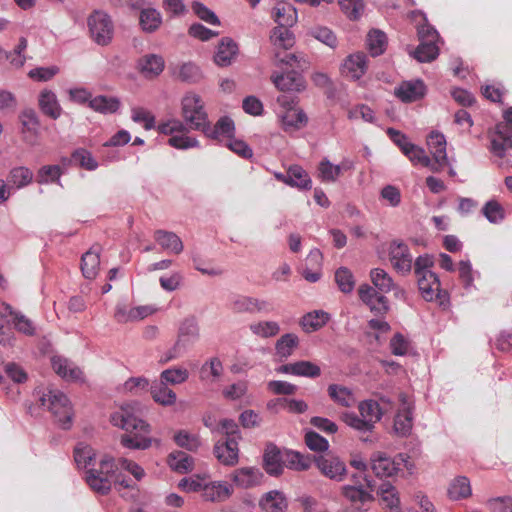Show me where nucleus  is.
I'll return each instance as SVG.
<instances>
[{"label":"nucleus","mask_w":512,"mask_h":512,"mask_svg":"<svg viewBox=\"0 0 512 512\" xmlns=\"http://www.w3.org/2000/svg\"><path fill=\"white\" fill-rule=\"evenodd\" d=\"M131 119L136 123L142 124L146 130H151L155 127L154 115L143 107H133L131 109Z\"/></svg>","instance_id":"774afa93"},{"label":"nucleus","mask_w":512,"mask_h":512,"mask_svg":"<svg viewBox=\"0 0 512 512\" xmlns=\"http://www.w3.org/2000/svg\"><path fill=\"white\" fill-rule=\"evenodd\" d=\"M360 300L366 304L370 311L376 315H383L388 312L389 305L387 298L379 290L368 284H361L358 289Z\"/></svg>","instance_id":"f8f14e48"},{"label":"nucleus","mask_w":512,"mask_h":512,"mask_svg":"<svg viewBox=\"0 0 512 512\" xmlns=\"http://www.w3.org/2000/svg\"><path fill=\"white\" fill-rule=\"evenodd\" d=\"M41 406L47 408L62 428L68 429L72 422V407L67 396L58 390H48L40 397Z\"/></svg>","instance_id":"20e7f679"},{"label":"nucleus","mask_w":512,"mask_h":512,"mask_svg":"<svg viewBox=\"0 0 512 512\" xmlns=\"http://www.w3.org/2000/svg\"><path fill=\"white\" fill-rule=\"evenodd\" d=\"M283 463L292 470L305 471L310 468L312 460L309 455H303L296 451H286Z\"/></svg>","instance_id":"c03bdc74"},{"label":"nucleus","mask_w":512,"mask_h":512,"mask_svg":"<svg viewBox=\"0 0 512 512\" xmlns=\"http://www.w3.org/2000/svg\"><path fill=\"white\" fill-rule=\"evenodd\" d=\"M404 155L407 156L414 165L420 164L430 168L432 171L433 161H431L423 148L412 143L409 148L406 149Z\"/></svg>","instance_id":"0e129e2a"},{"label":"nucleus","mask_w":512,"mask_h":512,"mask_svg":"<svg viewBox=\"0 0 512 512\" xmlns=\"http://www.w3.org/2000/svg\"><path fill=\"white\" fill-rule=\"evenodd\" d=\"M318 174L323 182H335L340 176V168L324 158L319 163Z\"/></svg>","instance_id":"69168bd1"},{"label":"nucleus","mask_w":512,"mask_h":512,"mask_svg":"<svg viewBox=\"0 0 512 512\" xmlns=\"http://www.w3.org/2000/svg\"><path fill=\"white\" fill-rule=\"evenodd\" d=\"M471 494L470 482L466 477H458L449 486L448 495L453 500L465 498Z\"/></svg>","instance_id":"bf43d9fd"},{"label":"nucleus","mask_w":512,"mask_h":512,"mask_svg":"<svg viewBox=\"0 0 512 512\" xmlns=\"http://www.w3.org/2000/svg\"><path fill=\"white\" fill-rule=\"evenodd\" d=\"M259 507L263 512H285L288 501L282 492L271 490L260 498Z\"/></svg>","instance_id":"a878e982"},{"label":"nucleus","mask_w":512,"mask_h":512,"mask_svg":"<svg viewBox=\"0 0 512 512\" xmlns=\"http://www.w3.org/2000/svg\"><path fill=\"white\" fill-rule=\"evenodd\" d=\"M427 145L433 157V172H440L445 167L450 166L446 151L447 143L442 133L437 131L431 132L427 139Z\"/></svg>","instance_id":"1a4fd4ad"},{"label":"nucleus","mask_w":512,"mask_h":512,"mask_svg":"<svg viewBox=\"0 0 512 512\" xmlns=\"http://www.w3.org/2000/svg\"><path fill=\"white\" fill-rule=\"evenodd\" d=\"M100 269V247L93 246L81 258V271L86 279L96 278Z\"/></svg>","instance_id":"c85d7f7f"},{"label":"nucleus","mask_w":512,"mask_h":512,"mask_svg":"<svg viewBox=\"0 0 512 512\" xmlns=\"http://www.w3.org/2000/svg\"><path fill=\"white\" fill-rule=\"evenodd\" d=\"M189 378V371L184 367L175 366L163 370L160 374V380L166 384L178 385L186 382Z\"/></svg>","instance_id":"5fc2aeb1"},{"label":"nucleus","mask_w":512,"mask_h":512,"mask_svg":"<svg viewBox=\"0 0 512 512\" xmlns=\"http://www.w3.org/2000/svg\"><path fill=\"white\" fill-rule=\"evenodd\" d=\"M378 494L389 512H400V498L397 489L390 483H382Z\"/></svg>","instance_id":"f704fd0d"},{"label":"nucleus","mask_w":512,"mask_h":512,"mask_svg":"<svg viewBox=\"0 0 512 512\" xmlns=\"http://www.w3.org/2000/svg\"><path fill=\"white\" fill-rule=\"evenodd\" d=\"M239 52L238 44L230 37H223L216 47L214 62L221 67L232 64Z\"/></svg>","instance_id":"a211bd4d"},{"label":"nucleus","mask_w":512,"mask_h":512,"mask_svg":"<svg viewBox=\"0 0 512 512\" xmlns=\"http://www.w3.org/2000/svg\"><path fill=\"white\" fill-rule=\"evenodd\" d=\"M118 467L112 457L104 456L97 468L86 471L85 480L96 493L106 495L111 490L113 481H118Z\"/></svg>","instance_id":"f03ea898"},{"label":"nucleus","mask_w":512,"mask_h":512,"mask_svg":"<svg viewBox=\"0 0 512 512\" xmlns=\"http://www.w3.org/2000/svg\"><path fill=\"white\" fill-rule=\"evenodd\" d=\"M235 126L231 118L224 116L221 117L213 126L208 120L202 133L210 139L220 140L222 138L230 139L234 135Z\"/></svg>","instance_id":"aec40b11"},{"label":"nucleus","mask_w":512,"mask_h":512,"mask_svg":"<svg viewBox=\"0 0 512 512\" xmlns=\"http://www.w3.org/2000/svg\"><path fill=\"white\" fill-rule=\"evenodd\" d=\"M250 331L259 337H274L280 332V326L275 321H258L249 325Z\"/></svg>","instance_id":"6e6d98bb"},{"label":"nucleus","mask_w":512,"mask_h":512,"mask_svg":"<svg viewBox=\"0 0 512 512\" xmlns=\"http://www.w3.org/2000/svg\"><path fill=\"white\" fill-rule=\"evenodd\" d=\"M358 409L361 417L372 424V428L374 429L375 423L380 421L382 417L379 404L374 400H365L359 404Z\"/></svg>","instance_id":"8fccbe9b"},{"label":"nucleus","mask_w":512,"mask_h":512,"mask_svg":"<svg viewBox=\"0 0 512 512\" xmlns=\"http://www.w3.org/2000/svg\"><path fill=\"white\" fill-rule=\"evenodd\" d=\"M200 339V326L195 316H188L182 319L177 329L178 345L186 351Z\"/></svg>","instance_id":"ddd939ff"},{"label":"nucleus","mask_w":512,"mask_h":512,"mask_svg":"<svg viewBox=\"0 0 512 512\" xmlns=\"http://www.w3.org/2000/svg\"><path fill=\"white\" fill-rule=\"evenodd\" d=\"M94 449L84 443H79L74 449V460L79 468L89 469L95 459Z\"/></svg>","instance_id":"3c124183"},{"label":"nucleus","mask_w":512,"mask_h":512,"mask_svg":"<svg viewBox=\"0 0 512 512\" xmlns=\"http://www.w3.org/2000/svg\"><path fill=\"white\" fill-rule=\"evenodd\" d=\"M426 86L422 80L402 82L396 89L395 95L403 102H414L424 97Z\"/></svg>","instance_id":"412c9836"},{"label":"nucleus","mask_w":512,"mask_h":512,"mask_svg":"<svg viewBox=\"0 0 512 512\" xmlns=\"http://www.w3.org/2000/svg\"><path fill=\"white\" fill-rule=\"evenodd\" d=\"M283 460L284 455H282L278 447L273 444L267 446L263 456V462L264 468L268 474L274 476L281 474L283 470Z\"/></svg>","instance_id":"2f4dec72"},{"label":"nucleus","mask_w":512,"mask_h":512,"mask_svg":"<svg viewBox=\"0 0 512 512\" xmlns=\"http://www.w3.org/2000/svg\"><path fill=\"white\" fill-rule=\"evenodd\" d=\"M19 118L22 124V132L36 136L40 126L37 113L32 109L24 110L21 112Z\"/></svg>","instance_id":"4d7b16f0"},{"label":"nucleus","mask_w":512,"mask_h":512,"mask_svg":"<svg viewBox=\"0 0 512 512\" xmlns=\"http://www.w3.org/2000/svg\"><path fill=\"white\" fill-rule=\"evenodd\" d=\"M370 279L372 287L381 293H388L395 288V284L391 276L381 268H374L370 271Z\"/></svg>","instance_id":"37998d69"},{"label":"nucleus","mask_w":512,"mask_h":512,"mask_svg":"<svg viewBox=\"0 0 512 512\" xmlns=\"http://www.w3.org/2000/svg\"><path fill=\"white\" fill-rule=\"evenodd\" d=\"M168 463L171 469L179 473H187L193 469L194 460L182 451H176L169 455Z\"/></svg>","instance_id":"a18cd8bd"},{"label":"nucleus","mask_w":512,"mask_h":512,"mask_svg":"<svg viewBox=\"0 0 512 512\" xmlns=\"http://www.w3.org/2000/svg\"><path fill=\"white\" fill-rule=\"evenodd\" d=\"M416 278L419 291L426 301L439 299L441 303L443 302L446 294L441 290L439 278L434 272H425Z\"/></svg>","instance_id":"4468645a"},{"label":"nucleus","mask_w":512,"mask_h":512,"mask_svg":"<svg viewBox=\"0 0 512 512\" xmlns=\"http://www.w3.org/2000/svg\"><path fill=\"white\" fill-rule=\"evenodd\" d=\"M271 80L281 91L301 92L306 88L304 77L295 71H290L281 75H272Z\"/></svg>","instance_id":"6ab92c4d"},{"label":"nucleus","mask_w":512,"mask_h":512,"mask_svg":"<svg viewBox=\"0 0 512 512\" xmlns=\"http://www.w3.org/2000/svg\"><path fill=\"white\" fill-rule=\"evenodd\" d=\"M89 107L101 114H113L120 108V101L116 97L99 95L90 100Z\"/></svg>","instance_id":"58836bf2"},{"label":"nucleus","mask_w":512,"mask_h":512,"mask_svg":"<svg viewBox=\"0 0 512 512\" xmlns=\"http://www.w3.org/2000/svg\"><path fill=\"white\" fill-rule=\"evenodd\" d=\"M290 27H275L272 30V34L270 36L272 44L277 49H284L288 50L293 47L295 41H294V35L289 30Z\"/></svg>","instance_id":"79ce46f5"},{"label":"nucleus","mask_w":512,"mask_h":512,"mask_svg":"<svg viewBox=\"0 0 512 512\" xmlns=\"http://www.w3.org/2000/svg\"><path fill=\"white\" fill-rule=\"evenodd\" d=\"M154 239L163 250L171 254L178 255L184 249L182 240L174 232L162 229L156 230Z\"/></svg>","instance_id":"7c9ffc66"},{"label":"nucleus","mask_w":512,"mask_h":512,"mask_svg":"<svg viewBox=\"0 0 512 512\" xmlns=\"http://www.w3.org/2000/svg\"><path fill=\"white\" fill-rule=\"evenodd\" d=\"M62 172L63 171L59 165H45L38 170L36 180L40 184L50 182L59 183Z\"/></svg>","instance_id":"e2e57ef3"},{"label":"nucleus","mask_w":512,"mask_h":512,"mask_svg":"<svg viewBox=\"0 0 512 512\" xmlns=\"http://www.w3.org/2000/svg\"><path fill=\"white\" fill-rule=\"evenodd\" d=\"M329 321V314L323 310H315L304 315L301 319V326L307 333L322 328Z\"/></svg>","instance_id":"c9c22d12"},{"label":"nucleus","mask_w":512,"mask_h":512,"mask_svg":"<svg viewBox=\"0 0 512 512\" xmlns=\"http://www.w3.org/2000/svg\"><path fill=\"white\" fill-rule=\"evenodd\" d=\"M229 308L236 314L267 313L271 311L268 301L246 295H235L229 303Z\"/></svg>","instance_id":"9b49d317"},{"label":"nucleus","mask_w":512,"mask_h":512,"mask_svg":"<svg viewBox=\"0 0 512 512\" xmlns=\"http://www.w3.org/2000/svg\"><path fill=\"white\" fill-rule=\"evenodd\" d=\"M158 129L160 133L171 136L168 143L176 149H189L199 146L198 140L189 136V130L191 129L180 120H170L159 125Z\"/></svg>","instance_id":"0eeeda50"},{"label":"nucleus","mask_w":512,"mask_h":512,"mask_svg":"<svg viewBox=\"0 0 512 512\" xmlns=\"http://www.w3.org/2000/svg\"><path fill=\"white\" fill-rule=\"evenodd\" d=\"M232 489L225 482H207L204 485L202 498L205 501L221 502L229 498Z\"/></svg>","instance_id":"473e14b6"},{"label":"nucleus","mask_w":512,"mask_h":512,"mask_svg":"<svg viewBox=\"0 0 512 512\" xmlns=\"http://www.w3.org/2000/svg\"><path fill=\"white\" fill-rule=\"evenodd\" d=\"M263 473L258 468L243 467L232 473L233 482L240 488H251L261 484Z\"/></svg>","instance_id":"5701e85b"},{"label":"nucleus","mask_w":512,"mask_h":512,"mask_svg":"<svg viewBox=\"0 0 512 512\" xmlns=\"http://www.w3.org/2000/svg\"><path fill=\"white\" fill-rule=\"evenodd\" d=\"M214 455L223 465H236L239 459V449L236 437H227L225 441H218L214 446Z\"/></svg>","instance_id":"dca6fc26"},{"label":"nucleus","mask_w":512,"mask_h":512,"mask_svg":"<svg viewBox=\"0 0 512 512\" xmlns=\"http://www.w3.org/2000/svg\"><path fill=\"white\" fill-rule=\"evenodd\" d=\"M367 43L371 55L379 56L385 51L387 38L382 31L372 30L368 34Z\"/></svg>","instance_id":"13d9d810"},{"label":"nucleus","mask_w":512,"mask_h":512,"mask_svg":"<svg viewBox=\"0 0 512 512\" xmlns=\"http://www.w3.org/2000/svg\"><path fill=\"white\" fill-rule=\"evenodd\" d=\"M33 180V172L24 166H18L10 170L7 182L13 189H21L28 186Z\"/></svg>","instance_id":"4c0bfd02"},{"label":"nucleus","mask_w":512,"mask_h":512,"mask_svg":"<svg viewBox=\"0 0 512 512\" xmlns=\"http://www.w3.org/2000/svg\"><path fill=\"white\" fill-rule=\"evenodd\" d=\"M272 17L280 27H292L297 22V11L291 4L277 0Z\"/></svg>","instance_id":"c756f323"},{"label":"nucleus","mask_w":512,"mask_h":512,"mask_svg":"<svg viewBox=\"0 0 512 512\" xmlns=\"http://www.w3.org/2000/svg\"><path fill=\"white\" fill-rule=\"evenodd\" d=\"M165 67V61L161 55L146 54L138 61L139 71L146 78H155L159 76Z\"/></svg>","instance_id":"bb28decb"},{"label":"nucleus","mask_w":512,"mask_h":512,"mask_svg":"<svg viewBox=\"0 0 512 512\" xmlns=\"http://www.w3.org/2000/svg\"><path fill=\"white\" fill-rule=\"evenodd\" d=\"M140 410L139 403H126L110 416L113 426L127 432L121 437V444L129 449L145 450L152 444V439L147 436L151 431L150 426L140 418Z\"/></svg>","instance_id":"f257e3e1"},{"label":"nucleus","mask_w":512,"mask_h":512,"mask_svg":"<svg viewBox=\"0 0 512 512\" xmlns=\"http://www.w3.org/2000/svg\"><path fill=\"white\" fill-rule=\"evenodd\" d=\"M342 420L349 427L357 430L360 433L372 432V424L368 423L363 417L358 416L353 412H347L342 415Z\"/></svg>","instance_id":"338daca9"},{"label":"nucleus","mask_w":512,"mask_h":512,"mask_svg":"<svg viewBox=\"0 0 512 512\" xmlns=\"http://www.w3.org/2000/svg\"><path fill=\"white\" fill-rule=\"evenodd\" d=\"M419 45L413 52V56L419 62H431L439 54L440 37L436 29L429 24L421 25L418 28Z\"/></svg>","instance_id":"39448f33"},{"label":"nucleus","mask_w":512,"mask_h":512,"mask_svg":"<svg viewBox=\"0 0 512 512\" xmlns=\"http://www.w3.org/2000/svg\"><path fill=\"white\" fill-rule=\"evenodd\" d=\"M317 466L325 476L338 481L346 472L345 464L335 457H321L317 460Z\"/></svg>","instance_id":"72a5a7b5"},{"label":"nucleus","mask_w":512,"mask_h":512,"mask_svg":"<svg viewBox=\"0 0 512 512\" xmlns=\"http://www.w3.org/2000/svg\"><path fill=\"white\" fill-rule=\"evenodd\" d=\"M277 103L283 109L279 116L286 132L299 130L306 125L307 116L303 110L295 106L293 98L282 95L277 98Z\"/></svg>","instance_id":"6e6552de"},{"label":"nucleus","mask_w":512,"mask_h":512,"mask_svg":"<svg viewBox=\"0 0 512 512\" xmlns=\"http://www.w3.org/2000/svg\"><path fill=\"white\" fill-rule=\"evenodd\" d=\"M482 214L494 224L502 222L506 212L504 207L496 200L488 201L482 208Z\"/></svg>","instance_id":"052dcab7"},{"label":"nucleus","mask_w":512,"mask_h":512,"mask_svg":"<svg viewBox=\"0 0 512 512\" xmlns=\"http://www.w3.org/2000/svg\"><path fill=\"white\" fill-rule=\"evenodd\" d=\"M53 370L66 381H83L82 370L72 361L61 356H54L51 359Z\"/></svg>","instance_id":"f3484780"},{"label":"nucleus","mask_w":512,"mask_h":512,"mask_svg":"<svg viewBox=\"0 0 512 512\" xmlns=\"http://www.w3.org/2000/svg\"><path fill=\"white\" fill-rule=\"evenodd\" d=\"M38 104L42 113L54 120L58 119L62 114V108L57 96L51 90L44 89L40 92Z\"/></svg>","instance_id":"cd10ccee"},{"label":"nucleus","mask_w":512,"mask_h":512,"mask_svg":"<svg viewBox=\"0 0 512 512\" xmlns=\"http://www.w3.org/2000/svg\"><path fill=\"white\" fill-rule=\"evenodd\" d=\"M151 396L156 403L162 406H172L177 399L176 393L161 380L151 386Z\"/></svg>","instance_id":"e433bc0d"},{"label":"nucleus","mask_w":512,"mask_h":512,"mask_svg":"<svg viewBox=\"0 0 512 512\" xmlns=\"http://www.w3.org/2000/svg\"><path fill=\"white\" fill-rule=\"evenodd\" d=\"M328 394L334 402L341 406L350 407L355 403L353 393L347 387L331 384L328 386Z\"/></svg>","instance_id":"49530a36"},{"label":"nucleus","mask_w":512,"mask_h":512,"mask_svg":"<svg viewBox=\"0 0 512 512\" xmlns=\"http://www.w3.org/2000/svg\"><path fill=\"white\" fill-rule=\"evenodd\" d=\"M287 185L300 189H310L312 181L308 173L300 166L293 165L288 169V177H286Z\"/></svg>","instance_id":"a19ab883"},{"label":"nucleus","mask_w":512,"mask_h":512,"mask_svg":"<svg viewBox=\"0 0 512 512\" xmlns=\"http://www.w3.org/2000/svg\"><path fill=\"white\" fill-rule=\"evenodd\" d=\"M139 21L143 31L152 33L156 31L162 24L161 13L154 8L142 9Z\"/></svg>","instance_id":"ea45409f"},{"label":"nucleus","mask_w":512,"mask_h":512,"mask_svg":"<svg viewBox=\"0 0 512 512\" xmlns=\"http://www.w3.org/2000/svg\"><path fill=\"white\" fill-rule=\"evenodd\" d=\"M512 149V129L507 124L500 123L491 135L490 150L498 158H503L506 151Z\"/></svg>","instance_id":"2eb2a0df"},{"label":"nucleus","mask_w":512,"mask_h":512,"mask_svg":"<svg viewBox=\"0 0 512 512\" xmlns=\"http://www.w3.org/2000/svg\"><path fill=\"white\" fill-rule=\"evenodd\" d=\"M389 260L393 268L402 274H407L413 267V257L406 243L394 240L389 245Z\"/></svg>","instance_id":"9d476101"},{"label":"nucleus","mask_w":512,"mask_h":512,"mask_svg":"<svg viewBox=\"0 0 512 512\" xmlns=\"http://www.w3.org/2000/svg\"><path fill=\"white\" fill-rule=\"evenodd\" d=\"M371 490L345 485L342 487V494L344 497L353 504H364L373 499Z\"/></svg>","instance_id":"864d4df0"},{"label":"nucleus","mask_w":512,"mask_h":512,"mask_svg":"<svg viewBox=\"0 0 512 512\" xmlns=\"http://www.w3.org/2000/svg\"><path fill=\"white\" fill-rule=\"evenodd\" d=\"M367 70V56L363 52L349 55L342 64V73L352 80L360 79Z\"/></svg>","instance_id":"4be33fe9"},{"label":"nucleus","mask_w":512,"mask_h":512,"mask_svg":"<svg viewBox=\"0 0 512 512\" xmlns=\"http://www.w3.org/2000/svg\"><path fill=\"white\" fill-rule=\"evenodd\" d=\"M89 34L92 40L100 45L107 46L114 35V24L111 17L103 11H94L87 19Z\"/></svg>","instance_id":"423d86ee"},{"label":"nucleus","mask_w":512,"mask_h":512,"mask_svg":"<svg viewBox=\"0 0 512 512\" xmlns=\"http://www.w3.org/2000/svg\"><path fill=\"white\" fill-rule=\"evenodd\" d=\"M371 468L378 477H391L399 471L396 457L391 459L382 452H376L371 457Z\"/></svg>","instance_id":"b1692460"},{"label":"nucleus","mask_w":512,"mask_h":512,"mask_svg":"<svg viewBox=\"0 0 512 512\" xmlns=\"http://www.w3.org/2000/svg\"><path fill=\"white\" fill-rule=\"evenodd\" d=\"M299 339L295 334L287 333L281 336L275 345V350L280 358H288L298 346Z\"/></svg>","instance_id":"603ef678"},{"label":"nucleus","mask_w":512,"mask_h":512,"mask_svg":"<svg viewBox=\"0 0 512 512\" xmlns=\"http://www.w3.org/2000/svg\"><path fill=\"white\" fill-rule=\"evenodd\" d=\"M335 281L343 293H351L355 287V280L352 272L346 267H340L335 272Z\"/></svg>","instance_id":"680f3d73"},{"label":"nucleus","mask_w":512,"mask_h":512,"mask_svg":"<svg viewBox=\"0 0 512 512\" xmlns=\"http://www.w3.org/2000/svg\"><path fill=\"white\" fill-rule=\"evenodd\" d=\"M401 401V407L395 417L394 429L397 434L406 436L410 433L413 425L412 405L403 396L401 397Z\"/></svg>","instance_id":"393cba45"},{"label":"nucleus","mask_w":512,"mask_h":512,"mask_svg":"<svg viewBox=\"0 0 512 512\" xmlns=\"http://www.w3.org/2000/svg\"><path fill=\"white\" fill-rule=\"evenodd\" d=\"M175 443L188 451L196 452L201 446L199 435L190 433L187 430H179L173 437Z\"/></svg>","instance_id":"09e8293b"},{"label":"nucleus","mask_w":512,"mask_h":512,"mask_svg":"<svg viewBox=\"0 0 512 512\" xmlns=\"http://www.w3.org/2000/svg\"><path fill=\"white\" fill-rule=\"evenodd\" d=\"M223 364L218 357L207 360L200 369L202 380L217 381L223 375Z\"/></svg>","instance_id":"de8ad7c7"},{"label":"nucleus","mask_w":512,"mask_h":512,"mask_svg":"<svg viewBox=\"0 0 512 512\" xmlns=\"http://www.w3.org/2000/svg\"><path fill=\"white\" fill-rule=\"evenodd\" d=\"M180 105L183 123L191 130L201 132L208 121L202 98L196 93L188 92L182 97Z\"/></svg>","instance_id":"7ed1b4c3"}]
</instances>
